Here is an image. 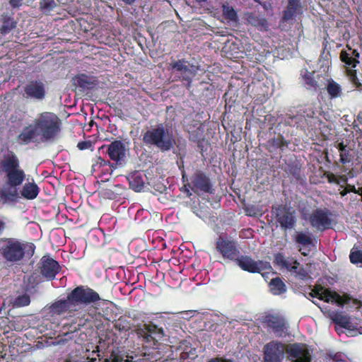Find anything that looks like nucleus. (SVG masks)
Instances as JSON below:
<instances>
[{
	"mask_svg": "<svg viewBox=\"0 0 362 362\" xmlns=\"http://www.w3.org/2000/svg\"><path fill=\"white\" fill-rule=\"evenodd\" d=\"M192 190L195 192H209L211 185L209 178L202 173H197L194 175L192 180Z\"/></svg>",
	"mask_w": 362,
	"mask_h": 362,
	"instance_id": "nucleus-22",
	"label": "nucleus"
},
{
	"mask_svg": "<svg viewBox=\"0 0 362 362\" xmlns=\"http://www.w3.org/2000/svg\"><path fill=\"white\" fill-rule=\"evenodd\" d=\"M303 119V116L301 115H288L286 119V122L290 126L299 127L302 124Z\"/></svg>",
	"mask_w": 362,
	"mask_h": 362,
	"instance_id": "nucleus-37",
	"label": "nucleus"
},
{
	"mask_svg": "<svg viewBox=\"0 0 362 362\" xmlns=\"http://www.w3.org/2000/svg\"><path fill=\"white\" fill-rule=\"evenodd\" d=\"M0 173L4 175L6 184L0 189V202H16L19 197L18 187L23 184L26 175L13 151H7L0 157Z\"/></svg>",
	"mask_w": 362,
	"mask_h": 362,
	"instance_id": "nucleus-1",
	"label": "nucleus"
},
{
	"mask_svg": "<svg viewBox=\"0 0 362 362\" xmlns=\"http://www.w3.org/2000/svg\"><path fill=\"white\" fill-rule=\"evenodd\" d=\"M223 16L228 23H237L238 21V16L233 6L228 4H223L222 6Z\"/></svg>",
	"mask_w": 362,
	"mask_h": 362,
	"instance_id": "nucleus-30",
	"label": "nucleus"
},
{
	"mask_svg": "<svg viewBox=\"0 0 362 362\" xmlns=\"http://www.w3.org/2000/svg\"><path fill=\"white\" fill-rule=\"evenodd\" d=\"M332 362H348L346 356L341 354H337L332 358Z\"/></svg>",
	"mask_w": 362,
	"mask_h": 362,
	"instance_id": "nucleus-44",
	"label": "nucleus"
},
{
	"mask_svg": "<svg viewBox=\"0 0 362 362\" xmlns=\"http://www.w3.org/2000/svg\"><path fill=\"white\" fill-rule=\"evenodd\" d=\"M114 326L119 332L124 333L129 332L132 327L130 322L124 318L118 319Z\"/></svg>",
	"mask_w": 362,
	"mask_h": 362,
	"instance_id": "nucleus-35",
	"label": "nucleus"
},
{
	"mask_svg": "<svg viewBox=\"0 0 362 362\" xmlns=\"http://www.w3.org/2000/svg\"><path fill=\"white\" fill-rule=\"evenodd\" d=\"M91 362H127L126 360H123L122 358H119L118 357H114L112 358H105L101 360L100 358H92Z\"/></svg>",
	"mask_w": 362,
	"mask_h": 362,
	"instance_id": "nucleus-42",
	"label": "nucleus"
},
{
	"mask_svg": "<svg viewBox=\"0 0 362 362\" xmlns=\"http://www.w3.org/2000/svg\"><path fill=\"white\" fill-rule=\"evenodd\" d=\"M115 168L109 161L99 158L96 163L93 165V170L100 175L102 180H108Z\"/></svg>",
	"mask_w": 362,
	"mask_h": 362,
	"instance_id": "nucleus-21",
	"label": "nucleus"
},
{
	"mask_svg": "<svg viewBox=\"0 0 362 362\" xmlns=\"http://www.w3.org/2000/svg\"><path fill=\"white\" fill-rule=\"evenodd\" d=\"M288 357L292 362H310L311 354L305 344H295L287 349Z\"/></svg>",
	"mask_w": 362,
	"mask_h": 362,
	"instance_id": "nucleus-14",
	"label": "nucleus"
},
{
	"mask_svg": "<svg viewBox=\"0 0 362 362\" xmlns=\"http://www.w3.org/2000/svg\"><path fill=\"white\" fill-rule=\"evenodd\" d=\"M122 1L127 4H132L135 1V0H122Z\"/></svg>",
	"mask_w": 362,
	"mask_h": 362,
	"instance_id": "nucleus-51",
	"label": "nucleus"
},
{
	"mask_svg": "<svg viewBox=\"0 0 362 362\" xmlns=\"http://www.w3.org/2000/svg\"><path fill=\"white\" fill-rule=\"evenodd\" d=\"M308 116L312 117L311 114H308Z\"/></svg>",
	"mask_w": 362,
	"mask_h": 362,
	"instance_id": "nucleus-54",
	"label": "nucleus"
},
{
	"mask_svg": "<svg viewBox=\"0 0 362 362\" xmlns=\"http://www.w3.org/2000/svg\"><path fill=\"white\" fill-rule=\"evenodd\" d=\"M238 266L243 270L250 272H260L270 267L267 262L255 261L248 256H241L236 258Z\"/></svg>",
	"mask_w": 362,
	"mask_h": 362,
	"instance_id": "nucleus-16",
	"label": "nucleus"
},
{
	"mask_svg": "<svg viewBox=\"0 0 362 362\" xmlns=\"http://www.w3.org/2000/svg\"><path fill=\"white\" fill-rule=\"evenodd\" d=\"M327 90L331 98L340 97L342 93L340 85L333 80L328 82Z\"/></svg>",
	"mask_w": 362,
	"mask_h": 362,
	"instance_id": "nucleus-33",
	"label": "nucleus"
},
{
	"mask_svg": "<svg viewBox=\"0 0 362 362\" xmlns=\"http://www.w3.org/2000/svg\"><path fill=\"white\" fill-rule=\"evenodd\" d=\"M268 326L276 337H282L285 333V325L279 318L271 316L267 320Z\"/></svg>",
	"mask_w": 362,
	"mask_h": 362,
	"instance_id": "nucleus-26",
	"label": "nucleus"
},
{
	"mask_svg": "<svg viewBox=\"0 0 362 362\" xmlns=\"http://www.w3.org/2000/svg\"><path fill=\"white\" fill-rule=\"evenodd\" d=\"M320 309L336 324L335 329L339 334L343 332V329H346L349 332L354 331V325L347 315L332 311L327 306L320 308Z\"/></svg>",
	"mask_w": 362,
	"mask_h": 362,
	"instance_id": "nucleus-12",
	"label": "nucleus"
},
{
	"mask_svg": "<svg viewBox=\"0 0 362 362\" xmlns=\"http://www.w3.org/2000/svg\"><path fill=\"white\" fill-rule=\"evenodd\" d=\"M348 192H349L348 189H345L340 192V194L341 197H344L348 194Z\"/></svg>",
	"mask_w": 362,
	"mask_h": 362,
	"instance_id": "nucleus-49",
	"label": "nucleus"
},
{
	"mask_svg": "<svg viewBox=\"0 0 362 362\" xmlns=\"http://www.w3.org/2000/svg\"><path fill=\"white\" fill-rule=\"evenodd\" d=\"M340 162L343 164H346L352 160L353 155L351 154V148L350 147L344 149L343 151L339 153Z\"/></svg>",
	"mask_w": 362,
	"mask_h": 362,
	"instance_id": "nucleus-38",
	"label": "nucleus"
},
{
	"mask_svg": "<svg viewBox=\"0 0 362 362\" xmlns=\"http://www.w3.org/2000/svg\"><path fill=\"white\" fill-rule=\"evenodd\" d=\"M173 71L179 74L180 78L187 82V87L189 88L192 78L197 73L196 66L189 64L185 60H177L170 64Z\"/></svg>",
	"mask_w": 362,
	"mask_h": 362,
	"instance_id": "nucleus-11",
	"label": "nucleus"
},
{
	"mask_svg": "<svg viewBox=\"0 0 362 362\" xmlns=\"http://www.w3.org/2000/svg\"><path fill=\"white\" fill-rule=\"evenodd\" d=\"M38 136H40V134L36 125L33 123V125H29L23 129L18 139L24 144H29L35 140Z\"/></svg>",
	"mask_w": 362,
	"mask_h": 362,
	"instance_id": "nucleus-24",
	"label": "nucleus"
},
{
	"mask_svg": "<svg viewBox=\"0 0 362 362\" xmlns=\"http://www.w3.org/2000/svg\"><path fill=\"white\" fill-rule=\"evenodd\" d=\"M349 52L342 50L340 54V59L345 64L347 75L350 80L351 82L356 83L358 81L356 71L354 69L359 64V53L356 49H352L350 47H349Z\"/></svg>",
	"mask_w": 362,
	"mask_h": 362,
	"instance_id": "nucleus-10",
	"label": "nucleus"
},
{
	"mask_svg": "<svg viewBox=\"0 0 362 362\" xmlns=\"http://www.w3.org/2000/svg\"><path fill=\"white\" fill-rule=\"evenodd\" d=\"M244 209L246 214L250 216H259L263 214L262 208L258 205L247 204Z\"/></svg>",
	"mask_w": 362,
	"mask_h": 362,
	"instance_id": "nucleus-34",
	"label": "nucleus"
},
{
	"mask_svg": "<svg viewBox=\"0 0 362 362\" xmlns=\"http://www.w3.org/2000/svg\"><path fill=\"white\" fill-rule=\"evenodd\" d=\"M300 8V0H288V5L284 11L283 19L288 21L292 19Z\"/></svg>",
	"mask_w": 362,
	"mask_h": 362,
	"instance_id": "nucleus-27",
	"label": "nucleus"
},
{
	"mask_svg": "<svg viewBox=\"0 0 362 362\" xmlns=\"http://www.w3.org/2000/svg\"><path fill=\"white\" fill-rule=\"evenodd\" d=\"M209 362H211V361Z\"/></svg>",
	"mask_w": 362,
	"mask_h": 362,
	"instance_id": "nucleus-55",
	"label": "nucleus"
},
{
	"mask_svg": "<svg viewBox=\"0 0 362 362\" xmlns=\"http://www.w3.org/2000/svg\"><path fill=\"white\" fill-rule=\"evenodd\" d=\"M269 290L274 295H281L286 291V286L279 277L272 279L269 283Z\"/></svg>",
	"mask_w": 362,
	"mask_h": 362,
	"instance_id": "nucleus-29",
	"label": "nucleus"
},
{
	"mask_svg": "<svg viewBox=\"0 0 362 362\" xmlns=\"http://www.w3.org/2000/svg\"><path fill=\"white\" fill-rule=\"evenodd\" d=\"M33 122L42 140L52 139L60 132V119L52 112H45L39 114Z\"/></svg>",
	"mask_w": 362,
	"mask_h": 362,
	"instance_id": "nucleus-4",
	"label": "nucleus"
},
{
	"mask_svg": "<svg viewBox=\"0 0 362 362\" xmlns=\"http://www.w3.org/2000/svg\"><path fill=\"white\" fill-rule=\"evenodd\" d=\"M313 297H317L327 303H335L339 306H343L351 302L356 303V300L353 299L348 295L340 296L336 292H332L322 287H316L310 293Z\"/></svg>",
	"mask_w": 362,
	"mask_h": 362,
	"instance_id": "nucleus-8",
	"label": "nucleus"
},
{
	"mask_svg": "<svg viewBox=\"0 0 362 362\" xmlns=\"http://www.w3.org/2000/svg\"><path fill=\"white\" fill-rule=\"evenodd\" d=\"M136 333L143 341V344L149 349H156L158 342L163 337V331L154 325H144L136 328Z\"/></svg>",
	"mask_w": 362,
	"mask_h": 362,
	"instance_id": "nucleus-6",
	"label": "nucleus"
},
{
	"mask_svg": "<svg viewBox=\"0 0 362 362\" xmlns=\"http://www.w3.org/2000/svg\"><path fill=\"white\" fill-rule=\"evenodd\" d=\"M337 148H338L339 153L344 151V149H346L349 148L346 145H345L343 142H340L337 144Z\"/></svg>",
	"mask_w": 362,
	"mask_h": 362,
	"instance_id": "nucleus-47",
	"label": "nucleus"
},
{
	"mask_svg": "<svg viewBox=\"0 0 362 362\" xmlns=\"http://www.w3.org/2000/svg\"><path fill=\"white\" fill-rule=\"evenodd\" d=\"M216 248L224 259H236L240 255L238 242L226 234H221L218 236L216 242Z\"/></svg>",
	"mask_w": 362,
	"mask_h": 362,
	"instance_id": "nucleus-7",
	"label": "nucleus"
},
{
	"mask_svg": "<svg viewBox=\"0 0 362 362\" xmlns=\"http://www.w3.org/2000/svg\"><path fill=\"white\" fill-rule=\"evenodd\" d=\"M272 211L275 213L276 220L281 228L288 229L294 226L296 223L294 211L281 206L272 208Z\"/></svg>",
	"mask_w": 362,
	"mask_h": 362,
	"instance_id": "nucleus-17",
	"label": "nucleus"
},
{
	"mask_svg": "<svg viewBox=\"0 0 362 362\" xmlns=\"http://www.w3.org/2000/svg\"><path fill=\"white\" fill-rule=\"evenodd\" d=\"M264 362H281L284 356V345L277 341H272L264 346Z\"/></svg>",
	"mask_w": 362,
	"mask_h": 362,
	"instance_id": "nucleus-13",
	"label": "nucleus"
},
{
	"mask_svg": "<svg viewBox=\"0 0 362 362\" xmlns=\"http://www.w3.org/2000/svg\"><path fill=\"white\" fill-rule=\"evenodd\" d=\"M146 175L140 171L132 173L127 177L129 187L136 192H141L145 185Z\"/></svg>",
	"mask_w": 362,
	"mask_h": 362,
	"instance_id": "nucleus-23",
	"label": "nucleus"
},
{
	"mask_svg": "<svg viewBox=\"0 0 362 362\" xmlns=\"http://www.w3.org/2000/svg\"><path fill=\"white\" fill-rule=\"evenodd\" d=\"M348 187H349V189H348V190H349V192H356V188H355V187H354V186H353V185H352V186L349 185V186H348Z\"/></svg>",
	"mask_w": 362,
	"mask_h": 362,
	"instance_id": "nucleus-50",
	"label": "nucleus"
},
{
	"mask_svg": "<svg viewBox=\"0 0 362 362\" xmlns=\"http://www.w3.org/2000/svg\"><path fill=\"white\" fill-rule=\"evenodd\" d=\"M100 299L99 295L90 288L78 286L74 288L66 299H60L53 303L49 307V313L60 315L66 312L78 310L81 304L95 302Z\"/></svg>",
	"mask_w": 362,
	"mask_h": 362,
	"instance_id": "nucleus-2",
	"label": "nucleus"
},
{
	"mask_svg": "<svg viewBox=\"0 0 362 362\" xmlns=\"http://www.w3.org/2000/svg\"><path fill=\"white\" fill-rule=\"evenodd\" d=\"M5 226H6L5 222L4 221H2L1 219H0V235L1 234L3 230H4Z\"/></svg>",
	"mask_w": 362,
	"mask_h": 362,
	"instance_id": "nucleus-48",
	"label": "nucleus"
},
{
	"mask_svg": "<svg viewBox=\"0 0 362 362\" xmlns=\"http://www.w3.org/2000/svg\"><path fill=\"white\" fill-rule=\"evenodd\" d=\"M24 94L28 98L41 100L45 96V85L41 81H31L25 86Z\"/></svg>",
	"mask_w": 362,
	"mask_h": 362,
	"instance_id": "nucleus-19",
	"label": "nucleus"
},
{
	"mask_svg": "<svg viewBox=\"0 0 362 362\" xmlns=\"http://www.w3.org/2000/svg\"><path fill=\"white\" fill-rule=\"evenodd\" d=\"M310 223L318 230L329 228L332 223L329 211L327 209H316L310 216Z\"/></svg>",
	"mask_w": 362,
	"mask_h": 362,
	"instance_id": "nucleus-15",
	"label": "nucleus"
},
{
	"mask_svg": "<svg viewBox=\"0 0 362 362\" xmlns=\"http://www.w3.org/2000/svg\"><path fill=\"white\" fill-rule=\"evenodd\" d=\"M327 180L329 183H334L337 182V177L333 174H329L327 175Z\"/></svg>",
	"mask_w": 362,
	"mask_h": 362,
	"instance_id": "nucleus-46",
	"label": "nucleus"
},
{
	"mask_svg": "<svg viewBox=\"0 0 362 362\" xmlns=\"http://www.w3.org/2000/svg\"><path fill=\"white\" fill-rule=\"evenodd\" d=\"M74 84L83 89L90 88L94 83L93 78L86 75L79 74L74 78Z\"/></svg>",
	"mask_w": 362,
	"mask_h": 362,
	"instance_id": "nucleus-31",
	"label": "nucleus"
},
{
	"mask_svg": "<svg viewBox=\"0 0 362 362\" xmlns=\"http://www.w3.org/2000/svg\"><path fill=\"white\" fill-rule=\"evenodd\" d=\"M41 274L47 280L53 279L59 272V263L52 258L45 256L41 259Z\"/></svg>",
	"mask_w": 362,
	"mask_h": 362,
	"instance_id": "nucleus-20",
	"label": "nucleus"
},
{
	"mask_svg": "<svg viewBox=\"0 0 362 362\" xmlns=\"http://www.w3.org/2000/svg\"><path fill=\"white\" fill-rule=\"evenodd\" d=\"M55 5L54 0H42L40 2V8L45 11L52 10Z\"/></svg>",
	"mask_w": 362,
	"mask_h": 362,
	"instance_id": "nucleus-41",
	"label": "nucleus"
},
{
	"mask_svg": "<svg viewBox=\"0 0 362 362\" xmlns=\"http://www.w3.org/2000/svg\"><path fill=\"white\" fill-rule=\"evenodd\" d=\"M261 24L262 26H264L266 25V21L265 20H261Z\"/></svg>",
	"mask_w": 362,
	"mask_h": 362,
	"instance_id": "nucleus-53",
	"label": "nucleus"
},
{
	"mask_svg": "<svg viewBox=\"0 0 362 362\" xmlns=\"http://www.w3.org/2000/svg\"><path fill=\"white\" fill-rule=\"evenodd\" d=\"M300 251L301 252L302 255H304V256H307L308 254L305 251H303L302 249H300Z\"/></svg>",
	"mask_w": 362,
	"mask_h": 362,
	"instance_id": "nucleus-52",
	"label": "nucleus"
},
{
	"mask_svg": "<svg viewBox=\"0 0 362 362\" xmlns=\"http://www.w3.org/2000/svg\"><path fill=\"white\" fill-rule=\"evenodd\" d=\"M23 0H10L9 4L13 8L18 7L21 5Z\"/></svg>",
	"mask_w": 362,
	"mask_h": 362,
	"instance_id": "nucleus-45",
	"label": "nucleus"
},
{
	"mask_svg": "<svg viewBox=\"0 0 362 362\" xmlns=\"http://www.w3.org/2000/svg\"><path fill=\"white\" fill-rule=\"evenodd\" d=\"M26 245L16 238L0 240V252L2 257L9 262H17L25 255Z\"/></svg>",
	"mask_w": 362,
	"mask_h": 362,
	"instance_id": "nucleus-5",
	"label": "nucleus"
},
{
	"mask_svg": "<svg viewBox=\"0 0 362 362\" xmlns=\"http://www.w3.org/2000/svg\"><path fill=\"white\" fill-rule=\"evenodd\" d=\"M107 154L110 158L121 165L126 158L127 148L125 144L122 141H115L112 142L107 148Z\"/></svg>",
	"mask_w": 362,
	"mask_h": 362,
	"instance_id": "nucleus-18",
	"label": "nucleus"
},
{
	"mask_svg": "<svg viewBox=\"0 0 362 362\" xmlns=\"http://www.w3.org/2000/svg\"><path fill=\"white\" fill-rule=\"evenodd\" d=\"M296 242L300 245L307 247H315L317 240L309 232H300L296 234Z\"/></svg>",
	"mask_w": 362,
	"mask_h": 362,
	"instance_id": "nucleus-28",
	"label": "nucleus"
},
{
	"mask_svg": "<svg viewBox=\"0 0 362 362\" xmlns=\"http://www.w3.org/2000/svg\"><path fill=\"white\" fill-rule=\"evenodd\" d=\"M39 192V187L33 181L24 184L21 190V195L26 199L32 200L37 197Z\"/></svg>",
	"mask_w": 362,
	"mask_h": 362,
	"instance_id": "nucleus-25",
	"label": "nucleus"
},
{
	"mask_svg": "<svg viewBox=\"0 0 362 362\" xmlns=\"http://www.w3.org/2000/svg\"><path fill=\"white\" fill-rule=\"evenodd\" d=\"M274 262L280 268L286 269L300 279L308 276L307 271L293 257H285L281 253H277L275 255Z\"/></svg>",
	"mask_w": 362,
	"mask_h": 362,
	"instance_id": "nucleus-9",
	"label": "nucleus"
},
{
	"mask_svg": "<svg viewBox=\"0 0 362 362\" xmlns=\"http://www.w3.org/2000/svg\"><path fill=\"white\" fill-rule=\"evenodd\" d=\"M303 80L308 88H313L316 90L317 83L314 80L311 73H306L303 76Z\"/></svg>",
	"mask_w": 362,
	"mask_h": 362,
	"instance_id": "nucleus-40",
	"label": "nucleus"
},
{
	"mask_svg": "<svg viewBox=\"0 0 362 362\" xmlns=\"http://www.w3.org/2000/svg\"><path fill=\"white\" fill-rule=\"evenodd\" d=\"M349 258L351 263L362 266V250L351 251Z\"/></svg>",
	"mask_w": 362,
	"mask_h": 362,
	"instance_id": "nucleus-39",
	"label": "nucleus"
},
{
	"mask_svg": "<svg viewBox=\"0 0 362 362\" xmlns=\"http://www.w3.org/2000/svg\"><path fill=\"white\" fill-rule=\"evenodd\" d=\"M143 142L146 146H156L162 151H167L175 144V138L171 128L159 124L144 134Z\"/></svg>",
	"mask_w": 362,
	"mask_h": 362,
	"instance_id": "nucleus-3",
	"label": "nucleus"
},
{
	"mask_svg": "<svg viewBox=\"0 0 362 362\" xmlns=\"http://www.w3.org/2000/svg\"><path fill=\"white\" fill-rule=\"evenodd\" d=\"M30 303V296L28 294H22L17 296L12 302L13 307H23L28 305Z\"/></svg>",
	"mask_w": 362,
	"mask_h": 362,
	"instance_id": "nucleus-36",
	"label": "nucleus"
},
{
	"mask_svg": "<svg viewBox=\"0 0 362 362\" xmlns=\"http://www.w3.org/2000/svg\"><path fill=\"white\" fill-rule=\"evenodd\" d=\"M1 22L2 25L0 28V31L2 34H7L10 33L16 25L13 18L7 15L2 16Z\"/></svg>",
	"mask_w": 362,
	"mask_h": 362,
	"instance_id": "nucleus-32",
	"label": "nucleus"
},
{
	"mask_svg": "<svg viewBox=\"0 0 362 362\" xmlns=\"http://www.w3.org/2000/svg\"><path fill=\"white\" fill-rule=\"evenodd\" d=\"M77 147L80 150L89 149L93 147V144L90 141H80L78 143Z\"/></svg>",
	"mask_w": 362,
	"mask_h": 362,
	"instance_id": "nucleus-43",
	"label": "nucleus"
}]
</instances>
